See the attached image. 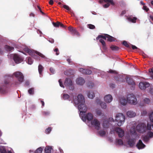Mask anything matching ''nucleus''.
I'll list each match as a JSON object with an SVG mask.
<instances>
[{
    "mask_svg": "<svg viewBox=\"0 0 153 153\" xmlns=\"http://www.w3.org/2000/svg\"><path fill=\"white\" fill-rule=\"evenodd\" d=\"M52 149L51 147L47 146L45 149V152L46 153H51V150Z\"/></svg>",
    "mask_w": 153,
    "mask_h": 153,
    "instance_id": "32",
    "label": "nucleus"
},
{
    "mask_svg": "<svg viewBox=\"0 0 153 153\" xmlns=\"http://www.w3.org/2000/svg\"><path fill=\"white\" fill-rule=\"evenodd\" d=\"M64 84L66 86L68 87L71 90H73L74 88L72 81L70 78H67L65 79Z\"/></svg>",
    "mask_w": 153,
    "mask_h": 153,
    "instance_id": "7",
    "label": "nucleus"
},
{
    "mask_svg": "<svg viewBox=\"0 0 153 153\" xmlns=\"http://www.w3.org/2000/svg\"><path fill=\"white\" fill-rule=\"evenodd\" d=\"M116 131L117 132L120 137H122L124 135V131L120 128L118 127L115 129Z\"/></svg>",
    "mask_w": 153,
    "mask_h": 153,
    "instance_id": "13",
    "label": "nucleus"
},
{
    "mask_svg": "<svg viewBox=\"0 0 153 153\" xmlns=\"http://www.w3.org/2000/svg\"><path fill=\"white\" fill-rule=\"evenodd\" d=\"M113 98L110 94H108L104 97L105 101L107 103H109L112 101Z\"/></svg>",
    "mask_w": 153,
    "mask_h": 153,
    "instance_id": "17",
    "label": "nucleus"
},
{
    "mask_svg": "<svg viewBox=\"0 0 153 153\" xmlns=\"http://www.w3.org/2000/svg\"><path fill=\"white\" fill-rule=\"evenodd\" d=\"M87 95L88 97L90 99H93L95 97L94 93L92 91L87 92Z\"/></svg>",
    "mask_w": 153,
    "mask_h": 153,
    "instance_id": "26",
    "label": "nucleus"
},
{
    "mask_svg": "<svg viewBox=\"0 0 153 153\" xmlns=\"http://www.w3.org/2000/svg\"><path fill=\"white\" fill-rule=\"evenodd\" d=\"M152 128V125L149 123L147 124V129L149 130H151Z\"/></svg>",
    "mask_w": 153,
    "mask_h": 153,
    "instance_id": "57",
    "label": "nucleus"
},
{
    "mask_svg": "<svg viewBox=\"0 0 153 153\" xmlns=\"http://www.w3.org/2000/svg\"><path fill=\"white\" fill-rule=\"evenodd\" d=\"M104 1L105 3H109L112 5H115V3L113 0H99L98 2L100 4H101Z\"/></svg>",
    "mask_w": 153,
    "mask_h": 153,
    "instance_id": "20",
    "label": "nucleus"
},
{
    "mask_svg": "<svg viewBox=\"0 0 153 153\" xmlns=\"http://www.w3.org/2000/svg\"><path fill=\"white\" fill-rule=\"evenodd\" d=\"M34 88H32L29 89L28 90V92L30 95H33L34 94Z\"/></svg>",
    "mask_w": 153,
    "mask_h": 153,
    "instance_id": "38",
    "label": "nucleus"
},
{
    "mask_svg": "<svg viewBox=\"0 0 153 153\" xmlns=\"http://www.w3.org/2000/svg\"><path fill=\"white\" fill-rule=\"evenodd\" d=\"M13 75L17 78L19 81V82L16 81L14 82L13 84H14L15 85H18L23 82L24 80V76L21 72L19 71L15 72L13 73Z\"/></svg>",
    "mask_w": 153,
    "mask_h": 153,
    "instance_id": "1",
    "label": "nucleus"
},
{
    "mask_svg": "<svg viewBox=\"0 0 153 153\" xmlns=\"http://www.w3.org/2000/svg\"><path fill=\"white\" fill-rule=\"evenodd\" d=\"M99 41L101 43L102 45H106L105 42L103 39H100L99 40Z\"/></svg>",
    "mask_w": 153,
    "mask_h": 153,
    "instance_id": "54",
    "label": "nucleus"
},
{
    "mask_svg": "<svg viewBox=\"0 0 153 153\" xmlns=\"http://www.w3.org/2000/svg\"><path fill=\"white\" fill-rule=\"evenodd\" d=\"M110 48L112 51H118L120 49L118 47L114 45H111L110 46Z\"/></svg>",
    "mask_w": 153,
    "mask_h": 153,
    "instance_id": "33",
    "label": "nucleus"
},
{
    "mask_svg": "<svg viewBox=\"0 0 153 153\" xmlns=\"http://www.w3.org/2000/svg\"><path fill=\"white\" fill-rule=\"evenodd\" d=\"M78 108L80 112L79 115L81 116L86 112L87 109L85 103L78 105Z\"/></svg>",
    "mask_w": 153,
    "mask_h": 153,
    "instance_id": "6",
    "label": "nucleus"
},
{
    "mask_svg": "<svg viewBox=\"0 0 153 153\" xmlns=\"http://www.w3.org/2000/svg\"><path fill=\"white\" fill-rule=\"evenodd\" d=\"M81 117H82V119L85 121L87 120L88 121L91 120L93 118L94 116L91 113H88L87 114H86L85 115H81Z\"/></svg>",
    "mask_w": 153,
    "mask_h": 153,
    "instance_id": "9",
    "label": "nucleus"
},
{
    "mask_svg": "<svg viewBox=\"0 0 153 153\" xmlns=\"http://www.w3.org/2000/svg\"><path fill=\"white\" fill-rule=\"evenodd\" d=\"M109 123L108 121L105 120L103 121L102 126L104 128H107L109 127Z\"/></svg>",
    "mask_w": 153,
    "mask_h": 153,
    "instance_id": "27",
    "label": "nucleus"
},
{
    "mask_svg": "<svg viewBox=\"0 0 153 153\" xmlns=\"http://www.w3.org/2000/svg\"><path fill=\"white\" fill-rule=\"evenodd\" d=\"M87 85L89 87L92 88L93 87V86L94 85L93 82H88V83Z\"/></svg>",
    "mask_w": 153,
    "mask_h": 153,
    "instance_id": "45",
    "label": "nucleus"
},
{
    "mask_svg": "<svg viewBox=\"0 0 153 153\" xmlns=\"http://www.w3.org/2000/svg\"><path fill=\"white\" fill-rule=\"evenodd\" d=\"M136 129L139 132L143 133L146 131L147 126L145 124L141 123L137 126Z\"/></svg>",
    "mask_w": 153,
    "mask_h": 153,
    "instance_id": "5",
    "label": "nucleus"
},
{
    "mask_svg": "<svg viewBox=\"0 0 153 153\" xmlns=\"http://www.w3.org/2000/svg\"><path fill=\"white\" fill-rule=\"evenodd\" d=\"M96 114L99 116H103L104 115V114L102 113V111L100 109H97L95 111Z\"/></svg>",
    "mask_w": 153,
    "mask_h": 153,
    "instance_id": "30",
    "label": "nucleus"
},
{
    "mask_svg": "<svg viewBox=\"0 0 153 153\" xmlns=\"http://www.w3.org/2000/svg\"><path fill=\"white\" fill-rule=\"evenodd\" d=\"M44 67L41 65H39L38 66V71L40 74H41L43 71Z\"/></svg>",
    "mask_w": 153,
    "mask_h": 153,
    "instance_id": "35",
    "label": "nucleus"
},
{
    "mask_svg": "<svg viewBox=\"0 0 153 153\" xmlns=\"http://www.w3.org/2000/svg\"><path fill=\"white\" fill-rule=\"evenodd\" d=\"M67 61L68 62L69 64L70 65L72 64V62L71 61V59H67Z\"/></svg>",
    "mask_w": 153,
    "mask_h": 153,
    "instance_id": "63",
    "label": "nucleus"
},
{
    "mask_svg": "<svg viewBox=\"0 0 153 153\" xmlns=\"http://www.w3.org/2000/svg\"><path fill=\"white\" fill-rule=\"evenodd\" d=\"M96 102L97 103H99L100 104L102 108L105 109L106 108L107 105L106 103L104 102H101L99 99H96Z\"/></svg>",
    "mask_w": 153,
    "mask_h": 153,
    "instance_id": "15",
    "label": "nucleus"
},
{
    "mask_svg": "<svg viewBox=\"0 0 153 153\" xmlns=\"http://www.w3.org/2000/svg\"><path fill=\"white\" fill-rule=\"evenodd\" d=\"M13 59L15 63L17 64L23 61L22 59L18 54H14Z\"/></svg>",
    "mask_w": 153,
    "mask_h": 153,
    "instance_id": "12",
    "label": "nucleus"
},
{
    "mask_svg": "<svg viewBox=\"0 0 153 153\" xmlns=\"http://www.w3.org/2000/svg\"><path fill=\"white\" fill-rule=\"evenodd\" d=\"M50 114V112L48 111H44L42 112V114L43 115L46 116Z\"/></svg>",
    "mask_w": 153,
    "mask_h": 153,
    "instance_id": "43",
    "label": "nucleus"
},
{
    "mask_svg": "<svg viewBox=\"0 0 153 153\" xmlns=\"http://www.w3.org/2000/svg\"><path fill=\"white\" fill-rule=\"evenodd\" d=\"M59 85L61 87L63 88H64V85L62 84V79H60L59 80Z\"/></svg>",
    "mask_w": 153,
    "mask_h": 153,
    "instance_id": "55",
    "label": "nucleus"
},
{
    "mask_svg": "<svg viewBox=\"0 0 153 153\" xmlns=\"http://www.w3.org/2000/svg\"><path fill=\"white\" fill-rule=\"evenodd\" d=\"M4 85L1 86L0 87V92L4 94L7 92V85L8 84L9 81L7 80H5L4 82Z\"/></svg>",
    "mask_w": 153,
    "mask_h": 153,
    "instance_id": "11",
    "label": "nucleus"
},
{
    "mask_svg": "<svg viewBox=\"0 0 153 153\" xmlns=\"http://www.w3.org/2000/svg\"><path fill=\"white\" fill-rule=\"evenodd\" d=\"M76 82L77 84L82 85L85 82V80L82 78H79L77 79Z\"/></svg>",
    "mask_w": 153,
    "mask_h": 153,
    "instance_id": "21",
    "label": "nucleus"
},
{
    "mask_svg": "<svg viewBox=\"0 0 153 153\" xmlns=\"http://www.w3.org/2000/svg\"><path fill=\"white\" fill-rule=\"evenodd\" d=\"M58 51V49L57 48H56L54 50V51L55 52H56V55H58L59 54Z\"/></svg>",
    "mask_w": 153,
    "mask_h": 153,
    "instance_id": "59",
    "label": "nucleus"
},
{
    "mask_svg": "<svg viewBox=\"0 0 153 153\" xmlns=\"http://www.w3.org/2000/svg\"><path fill=\"white\" fill-rule=\"evenodd\" d=\"M88 27L90 29H94L95 28V26L94 25L92 24H88Z\"/></svg>",
    "mask_w": 153,
    "mask_h": 153,
    "instance_id": "50",
    "label": "nucleus"
},
{
    "mask_svg": "<svg viewBox=\"0 0 153 153\" xmlns=\"http://www.w3.org/2000/svg\"><path fill=\"white\" fill-rule=\"evenodd\" d=\"M27 62L29 64L31 65L33 63V60L30 57H29L28 59Z\"/></svg>",
    "mask_w": 153,
    "mask_h": 153,
    "instance_id": "47",
    "label": "nucleus"
},
{
    "mask_svg": "<svg viewBox=\"0 0 153 153\" xmlns=\"http://www.w3.org/2000/svg\"><path fill=\"white\" fill-rule=\"evenodd\" d=\"M73 101L76 105H79L82 103H85V98L83 95L81 94H79L77 98L73 97Z\"/></svg>",
    "mask_w": 153,
    "mask_h": 153,
    "instance_id": "3",
    "label": "nucleus"
},
{
    "mask_svg": "<svg viewBox=\"0 0 153 153\" xmlns=\"http://www.w3.org/2000/svg\"><path fill=\"white\" fill-rule=\"evenodd\" d=\"M127 99L129 103L135 105L137 103V99L135 96L133 94H128Z\"/></svg>",
    "mask_w": 153,
    "mask_h": 153,
    "instance_id": "4",
    "label": "nucleus"
},
{
    "mask_svg": "<svg viewBox=\"0 0 153 153\" xmlns=\"http://www.w3.org/2000/svg\"><path fill=\"white\" fill-rule=\"evenodd\" d=\"M63 7L68 10H70L71 9L69 6L67 5H65L63 6Z\"/></svg>",
    "mask_w": 153,
    "mask_h": 153,
    "instance_id": "56",
    "label": "nucleus"
},
{
    "mask_svg": "<svg viewBox=\"0 0 153 153\" xmlns=\"http://www.w3.org/2000/svg\"><path fill=\"white\" fill-rule=\"evenodd\" d=\"M35 53L42 58H44L45 59L47 58L44 55L39 52L36 51Z\"/></svg>",
    "mask_w": 153,
    "mask_h": 153,
    "instance_id": "39",
    "label": "nucleus"
},
{
    "mask_svg": "<svg viewBox=\"0 0 153 153\" xmlns=\"http://www.w3.org/2000/svg\"><path fill=\"white\" fill-rule=\"evenodd\" d=\"M149 117L151 121L153 123V111L150 113Z\"/></svg>",
    "mask_w": 153,
    "mask_h": 153,
    "instance_id": "49",
    "label": "nucleus"
},
{
    "mask_svg": "<svg viewBox=\"0 0 153 153\" xmlns=\"http://www.w3.org/2000/svg\"><path fill=\"white\" fill-rule=\"evenodd\" d=\"M79 71L82 74H85V69L83 68H80L79 69Z\"/></svg>",
    "mask_w": 153,
    "mask_h": 153,
    "instance_id": "53",
    "label": "nucleus"
},
{
    "mask_svg": "<svg viewBox=\"0 0 153 153\" xmlns=\"http://www.w3.org/2000/svg\"><path fill=\"white\" fill-rule=\"evenodd\" d=\"M0 151L1 153H6L7 151L4 147H1L0 148Z\"/></svg>",
    "mask_w": 153,
    "mask_h": 153,
    "instance_id": "42",
    "label": "nucleus"
},
{
    "mask_svg": "<svg viewBox=\"0 0 153 153\" xmlns=\"http://www.w3.org/2000/svg\"><path fill=\"white\" fill-rule=\"evenodd\" d=\"M149 140V137L146 136H145L143 137V140L144 141H147Z\"/></svg>",
    "mask_w": 153,
    "mask_h": 153,
    "instance_id": "58",
    "label": "nucleus"
},
{
    "mask_svg": "<svg viewBox=\"0 0 153 153\" xmlns=\"http://www.w3.org/2000/svg\"><path fill=\"white\" fill-rule=\"evenodd\" d=\"M110 4L109 3H107V4H105L103 6V7L104 8H107L108 7L110 6Z\"/></svg>",
    "mask_w": 153,
    "mask_h": 153,
    "instance_id": "62",
    "label": "nucleus"
},
{
    "mask_svg": "<svg viewBox=\"0 0 153 153\" xmlns=\"http://www.w3.org/2000/svg\"><path fill=\"white\" fill-rule=\"evenodd\" d=\"M136 147L139 149H143L145 147V145L140 140H139L138 142L136 145Z\"/></svg>",
    "mask_w": 153,
    "mask_h": 153,
    "instance_id": "14",
    "label": "nucleus"
},
{
    "mask_svg": "<svg viewBox=\"0 0 153 153\" xmlns=\"http://www.w3.org/2000/svg\"><path fill=\"white\" fill-rule=\"evenodd\" d=\"M51 130V128L50 127L48 128L45 130V132L46 134H49Z\"/></svg>",
    "mask_w": 153,
    "mask_h": 153,
    "instance_id": "52",
    "label": "nucleus"
},
{
    "mask_svg": "<svg viewBox=\"0 0 153 153\" xmlns=\"http://www.w3.org/2000/svg\"><path fill=\"white\" fill-rule=\"evenodd\" d=\"M52 24L55 27H57L59 26V24H60V22H53Z\"/></svg>",
    "mask_w": 153,
    "mask_h": 153,
    "instance_id": "44",
    "label": "nucleus"
},
{
    "mask_svg": "<svg viewBox=\"0 0 153 153\" xmlns=\"http://www.w3.org/2000/svg\"><path fill=\"white\" fill-rule=\"evenodd\" d=\"M147 135L149 137H152L153 136V133L151 131H149L148 132Z\"/></svg>",
    "mask_w": 153,
    "mask_h": 153,
    "instance_id": "51",
    "label": "nucleus"
},
{
    "mask_svg": "<svg viewBox=\"0 0 153 153\" xmlns=\"http://www.w3.org/2000/svg\"><path fill=\"white\" fill-rule=\"evenodd\" d=\"M92 71L91 70L85 69V74H90L92 73Z\"/></svg>",
    "mask_w": 153,
    "mask_h": 153,
    "instance_id": "48",
    "label": "nucleus"
},
{
    "mask_svg": "<svg viewBox=\"0 0 153 153\" xmlns=\"http://www.w3.org/2000/svg\"><path fill=\"white\" fill-rule=\"evenodd\" d=\"M135 140L134 139H129L127 141V143L130 147H132L134 145Z\"/></svg>",
    "mask_w": 153,
    "mask_h": 153,
    "instance_id": "19",
    "label": "nucleus"
},
{
    "mask_svg": "<svg viewBox=\"0 0 153 153\" xmlns=\"http://www.w3.org/2000/svg\"><path fill=\"white\" fill-rule=\"evenodd\" d=\"M59 26L65 28H66V26L64 25L63 24L61 23L60 22V24H59Z\"/></svg>",
    "mask_w": 153,
    "mask_h": 153,
    "instance_id": "61",
    "label": "nucleus"
},
{
    "mask_svg": "<svg viewBox=\"0 0 153 153\" xmlns=\"http://www.w3.org/2000/svg\"><path fill=\"white\" fill-rule=\"evenodd\" d=\"M62 98L64 100H68L69 101H71V100L70 99V96L68 94H62Z\"/></svg>",
    "mask_w": 153,
    "mask_h": 153,
    "instance_id": "28",
    "label": "nucleus"
},
{
    "mask_svg": "<svg viewBox=\"0 0 153 153\" xmlns=\"http://www.w3.org/2000/svg\"><path fill=\"white\" fill-rule=\"evenodd\" d=\"M126 114L128 117H133L136 116V113L131 111H128L127 112Z\"/></svg>",
    "mask_w": 153,
    "mask_h": 153,
    "instance_id": "23",
    "label": "nucleus"
},
{
    "mask_svg": "<svg viewBox=\"0 0 153 153\" xmlns=\"http://www.w3.org/2000/svg\"><path fill=\"white\" fill-rule=\"evenodd\" d=\"M143 102L145 104H149L150 102V100L148 98H145L143 100Z\"/></svg>",
    "mask_w": 153,
    "mask_h": 153,
    "instance_id": "37",
    "label": "nucleus"
},
{
    "mask_svg": "<svg viewBox=\"0 0 153 153\" xmlns=\"http://www.w3.org/2000/svg\"><path fill=\"white\" fill-rule=\"evenodd\" d=\"M68 30L69 31L71 32L72 34L74 35H76L78 36L79 35V33L77 31L75 28H74L72 27L71 26L68 27Z\"/></svg>",
    "mask_w": 153,
    "mask_h": 153,
    "instance_id": "18",
    "label": "nucleus"
},
{
    "mask_svg": "<svg viewBox=\"0 0 153 153\" xmlns=\"http://www.w3.org/2000/svg\"><path fill=\"white\" fill-rule=\"evenodd\" d=\"M122 44L124 45L125 47L128 48V50H130L131 49V45L126 41H124L122 42Z\"/></svg>",
    "mask_w": 153,
    "mask_h": 153,
    "instance_id": "31",
    "label": "nucleus"
},
{
    "mask_svg": "<svg viewBox=\"0 0 153 153\" xmlns=\"http://www.w3.org/2000/svg\"><path fill=\"white\" fill-rule=\"evenodd\" d=\"M128 20L130 22L132 23H135L136 22V20L137 19V18L135 17H129L127 18Z\"/></svg>",
    "mask_w": 153,
    "mask_h": 153,
    "instance_id": "29",
    "label": "nucleus"
},
{
    "mask_svg": "<svg viewBox=\"0 0 153 153\" xmlns=\"http://www.w3.org/2000/svg\"><path fill=\"white\" fill-rule=\"evenodd\" d=\"M125 119V116L123 114L119 113L116 115L115 120L117 123V125L120 126L124 123Z\"/></svg>",
    "mask_w": 153,
    "mask_h": 153,
    "instance_id": "2",
    "label": "nucleus"
},
{
    "mask_svg": "<svg viewBox=\"0 0 153 153\" xmlns=\"http://www.w3.org/2000/svg\"><path fill=\"white\" fill-rule=\"evenodd\" d=\"M106 34H105L104 35H99L96 38V40H98L100 38H102V39H103L106 40L107 38Z\"/></svg>",
    "mask_w": 153,
    "mask_h": 153,
    "instance_id": "36",
    "label": "nucleus"
},
{
    "mask_svg": "<svg viewBox=\"0 0 153 153\" xmlns=\"http://www.w3.org/2000/svg\"><path fill=\"white\" fill-rule=\"evenodd\" d=\"M150 86V84L146 82H141L139 84V87L142 90H145Z\"/></svg>",
    "mask_w": 153,
    "mask_h": 153,
    "instance_id": "10",
    "label": "nucleus"
},
{
    "mask_svg": "<svg viewBox=\"0 0 153 153\" xmlns=\"http://www.w3.org/2000/svg\"><path fill=\"white\" fill-rule=\"evenodd\" d=\"M107 40L110 42H114L116 40V39L114 37L111 36L108 34H106Z\"/></svg>",
    "mask_w": 153,
    "mask_h": 153,
    "instance_id": "25",
    "label": "nucleus"
},
{
    "mask_svg": "<svg viewBox=\"0 0 153 153\" xmlns=\"http://www.w3.org/2000/svg\"><path fill=\"white\" fill-rule=\"evenodd\" d=\"M126 79L127 82L128 84L132 86L135 85V83L132 78L128 77H126Z\"/></svg>",
    "mask_w": 153,
    "mask_h": 153,
    "instance_id": "16",
    "label": "nucleus"
},
{
    "mask_svg": "<svg viewBox=\"0 0 153 153\" xmlns=\"http://www.w3.org/2000/svg\"><path fill=\"white\" fill-rule=\"evenodd\" d=\"M25 51L28 53L29 54L31 55V56L36 57L39 58V57L35 55L34 53L30 49L28 48H25Z\"/></svg>",
    "mask_w": 153,
    "mask_h": 153,
    "instance_id": "22",
    "label": "nucleus"
},
{
    "mask_svg": "<svg viewBox=\"0 0 153 153\" xmlns=\"http://www.w3.org/2000/svg\"><path fill=\"white\" fill-rule=\"evenodd\" d=\"M91 125L94 127L95 128L98 130L100 127V124L99 121L97 119H94L92 120L91 122Z\"/></svg>",
    "mask_w": 153,
    "mask_h": 153,
    "instance_id": "8",
    "label": "nucleus"
},
{
    "mask_svg": "<svg viewBox=\"0 0 153 153\" xmlns=\"http://www.w3.org/2000/svg\"><path fill=\"white\" fill-rule=\"evenodd\" d=\"M120 101L121 104L125 105H126L127 102H128L127 99H126L124 97H121L120 99Z\"/></svg>",
    "mask_w": 153,
    "mask_h": 153,
    "instance_id": "24",
    "label": "nucleus"
},
{
    "mask_svg": "<svg viewBox=\"0 0 153 153\" xmlns=\"http://www.w3.org/2000/svg\"><path fill=\"white\" fill-rule=\"evenodd\" d=\"M5 48L7 51H9L13 50L14 49V48L13 47L7 45H6L5 46Z\"/></svg>",
    "mask_w": 153,
    "mask_h": 153,
    "instance_id": "34",
    "label": "nucleus"
},
{
    "mask_svg": "<svg viewBox=\"0 0 153 153\" xmlns=\"http://www.w3.org/2000/svg\"><path fill=\"white\" fill-rule=\"evenodd\" d=\"M143 8L144 10H145L146 12H147L149 10V9L146 6H143Z\"/></svg>",
    "mask_w": 153,
    "mask_h": 153,
    "instance_id": "60",
    "label": "nucleus"
},
{
    "mask_svg": "<svg viewBox=\"0 0 153 153\" xmlns=\"http://www.w3.org/2000/svg\"><path fill=\"white\" fill-rule=\"evenodd\" d=\"M99 133L101 136H103L105 134L106 132L104 131L100 130L99 131Z\"/></svg>",
    "mask_w": 153,
    "mask_h": 153,
    "instance_id": "41",
    "label": "nucleus"
},
{
    "mask_svg": "<svg viewBox=\"0 0 153 153\" xmlns=\"http://www.w3.org/2000/svg\"><path fill=\"white\" fill-rule=\"evenodd\" d=\"M50 70L52 74H53L54 72V70L52 68H50Z\"/></svg>",
    "mask_w": 153,
    "mask_h": 153,
    "instance_id": "64",
    "label": "nucleus"
},
{
    "mask_svg": "<svg viewBox=\"0 0 153 153\" xmlns=\"http://www.w3.org/2000/svg\"><path fill=\"white\" fill-rule=\"evenodd\" d=\"M116 142L119 145H122L123 144V141L121 139H117Z\"/></svg>",
    "mask_w": 153,
    "mask_h": 153,
    "instance_id": "46",
    "label": "nucleus"
},
{
    "mask_svg": "<svg viewBox=\"0 0 153 153\" xmlns=\"http://www.w3.org/2000/svg\"><path fill=\"white\" fill-rule=\"evenodd\" d=\"M42 147H40L38 148L35 151V153H42Z\"/></svg>",
    "mask_w": 153,
    "mask_h": 153,
    "instance_id": "40",
    "label": "nucleus"
}]
</instances>
